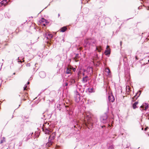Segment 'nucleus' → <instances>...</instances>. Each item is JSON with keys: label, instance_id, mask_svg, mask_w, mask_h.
Instances as JSON below:
<instances>
[{"label": "nucleus", "instance_id": "39448f33", "mask_svg": "<svg viewBox=\"0 0 149 149\" xmlns=\"http://www.w3.org/2000/svg\"><path fill=\"white\" fill-rule=\"evenodd\" d=\"M7 1L6 0H3L0 3V7L4 6H6L7 4Z\"/></svg>", "mask_w": 149, "mask_h": 149}, {"label": "nucleus", "instance_id": "5701e85b", "mask_svg": "<svg viewBox=\"0 0 149 149\" xmlns=\"http://www.w3.org/2000/svg\"><path fill=\"white\" fill-rule=\"evenodd\" d=\"M108 149H114V147L113 146L111 145L109 146Z\"/></svg>", "mask_w": 149, "mask_h": 149}, {"label": "nucleus", "instance_id": "c9c22d12", "mask_svg": "<svg viewBox=\"0 0 149 149\" xmlns=\"http://www.w3.org/2000/svg\"><path fill=\"white\" fill-rule=\"evenodd\" d=\"M60 16V14H58V16L59 17Z\"/></svg>", "mask_w": 149, "mask_h": 149}, {"label": "nucleus", "instance_id": "dca6fc26", "mask_svg": "<svg viewBox=\"0 0 149 149\" xmlns=\"http://www.w3.org/2000/svg\"><path fill=\"white\" fill-rule=\"evenodd\" d=\"M87 70H89L90 73L91 74L93 73V68L91 67H89L87 68Z\"/></svg>", "mask_w": 149, "mask_h": 149}, {"label": "nucleus", "instance_id": "412c9836", "mask_svg": "<svg viewBox=\"0 0 149 149\" xmlns=\"http://www.w3.org/2000/svg\"><path fill=\"white\" fill-rule=\"evenodd\" d=\"M140 94H139V95H140ZM139 95L138 96H136V94L135 95L134 97L133 98V99H135V100H136L137 99V98H138V97L139 96Z\"/></svg>", "mask_w": 149, "mask_h": 149}, {"label": "nucleus", "instance_id": "473e14b6", "mask_svg": "<svg viewBox=\"0 0 149 149\" xmlns=\"http://www.w3.org/2000/svg\"><path fill=\"white\" fill-rule=\"evenodd\" d=\"M68 84L67 83H66V84H65V85H66V86H68Z\"/></svg>", "mask_w": 149, "mask_h": 149}, {"label": "nucleus", "instance_id": "1a4fd4ad", "mask_svg": "<svg viewBox=\"0 0 149 149\" xmlns=\"http://www.w3.org/2000/svg\"><path fill=\"white\" fill-rule=\"evenodd\" d=\"M43 131L45 133V134H49L51 132V131L47 129L44 128H43Z\"/></svg>", "mask_w": 149, "mask_h": 149}, {"label": "nucleus", "instance_id": "a211bd4d", "mask_svg": "<svg viewBox=\"0 0 149 149\" xmlns=\"http://www.w3.org/2000/svg\"><path fill=\"white\" fill-rule=\"evenodd\" d=\"M70 82L72 84H74L75 82L74 79V78H71L70 79Z\"/></svg>", "mask_w": 149, "mask_h": 149}, {"label": "nucleus", "instance_id": "f704fd0d", "mask_svg": "<svg viewBox=\"0 0 149 149\" xmlns=\"http://www.w3.org/2000/svg\"><path fill=\"white\" fill-rule=\"evenodd\" d=\"M29 84V82H28L27 83V84Z\"/></svg>", "mask_w": 149, "mask_h": 149}, {"label": "nucleus", "instance_id": "f257e3e1", "mask_svg": "<svg viewBox=\"0 0 149 149\" xmlns=\"http://www.w3.org/2000/svg\"><path fill=\"white\" fill-rule=\"evenodd\" d=\"M84 122L85 125L87 127L89 126V127H92L93 125V121L92 120L90 115H86L84 118Z\"/></svg>", "mask_w": 149, "mask_h": 149}, {"label": "nucleus", "instance_id": "58836bf2", "mask_svg": "<svg viewBox=\"0 0 149 149\" xmlns=\"http://www.w3.org/2000/svg\"><path fill=\"white\" fill-rule=\"evenodd\" d=\"M13 116H12V118H13Z\"/></svg>", "mask_w": 149, "mask_h": 149}, {"label": "nucleus", "instance_id": "6e6552de", "mask_svg": "<svg viewBox=\"0 0 149 149\" xmlns=\"http://www.w3.org/2000/svg\"><path fill=\"white\" fill-rule=\"evenodd\" d=\"M75 101L76 102H78L80 100V95L79 94H77L75 97Z\"/></svg>", "mask_w": 149, "mask_h": 149}, {"label": "nucleus", "instance_id": "393cba45", "mask_svg": "<svg viewBox=\"0 0 149 149\" xmlns=\"http://www.w3.org/2000/svg\"><path fill=\"white\" fill-rule=\"evenodd\" d=\"M27 87V86H26V84L24 87V90H25L26 89V88Z\"/></svg>", "mask_w": 149, "mask_h": 149}, {"label": "nucleus", "instance_id": "2f4dec72", "mask_svg": "<svg viewBox=\"0 0 149 149\" xmlns=\"http://www.w3.org/2000/svg\"><path fill=\"white\" fill-rule=\"evenodd\" d=\"M143 106H144V105H143V106H141V107H142V108H143V107H144Z\"/></svg>", "mask_w": 149, "mask_h": 149}, {"label": "nucleus", "instance_id": "4c0bfd02", "mask_svg": "<svg viewBox=\"0 0 149 149\" xmlns=\"http://www.w3.org/2000/svg\"><path fill=\"white\" fill-rule=\"evenodd\" d=\"M74 127H76V126L75 125L74 126Z\"/></svg>", "mask_w": 149, "mask_h": 149}, {"label": "nucleus", "instance_id": "0eeeda50", "mask_svg": "<svg viewBox=\"0 0 149 149\" xmlns=\"http://www.w3.org/2000/svg\"><path fill=\"white\" fill-rule=\"evenodd\" d=\"M56 136V134L54 132L53 133L52 135H50L49 137V139H50V140H51V141H53V140H54V139L55 138V136Z\"/></svg>", "mask_w": 149, "mask_h": 149}, {"label": "nucleus", "instance_id": "c756f323", "mask_svg": "<svg viewBox=\"0 0 149 149\" xmlns=\"http://www.w3.org/2000/svg\"><path fill=\"white\" fill-rule=\"evenodd\" d=\"M107 70H108V71H107V70L106 71V72H110V71H109V69H108Z\"/></svg>", "mask_w": 149, "mask_h": 149}, {"label": "nucleus", "instance_id": "9d476101", "mask_svg": "<svg viewBox=\"0 0 149 149\" xmlns=\"http://www.w3.org/2000/svg\"><path fill=\"white\" fill-rule=\"evenodd\" d=\"M39 75L42 78H44L46 76L45 73L44 72H41L39 73Z\"/></svg>", "mask_w": 149, "mask_h": 149}, {"label": "nucleus", "instance_id": "bb28decb", "mask_svg": "<svg viewBox=\"0 0 149 149\" xmlns=\"http://www.w3.org/2000/svg\"><path fill=\"white\" fill-rule=\"evenodd\" d=\"M5 141L4 140H1V141L0 143H3V141Z\"/></svg>", "mask_w": 149, "mask_h": 149}, {"label": "nucleus", "instance_id": "f3484780", "mask_svg": "<svg viewBox=\"0 0 149 149\" xmlns=\"http://www.w3.org/2000/svg\"><path fill=\"white\" fill-rule=\"evenodd\" d=\"M53 37V35L52 34H49L47 36V38L48 39L51 38Z\"/></svg>", "mask_w": 149, "mask_h": 149}, {"label": "nucleus", "instance_id": "c85d7f7f", "mask_svg": "<svg viewBox=\"0 0 149 149\" xmlns=\"http://www.w3.org/2000/svg\"><path fill=\"white\" fill-rule=\"evenodd\" d=\"M122 41H121L120 42V45L121 46L122 45Z\"/></svg>", "mask_w": 149, "mask_h": 149}, {"label": "nucleus", "instance_id": "ea45409f", "mask_svg": "<svg viewBox=\"0 0 149 149\" xmlns=\"http://www.w3.org/2000/svg\"><path fill=\"white\" fill-rule=\"evenodd\" d=\"M108 47L109 46H107V47Z\"/></svg>", "mask_w": 149, "mask_h": 149}, {"label": "nucleus", "instance_id": "9b49d317", "mask_svg": "<svg viewBox=\"0 0 149 149\" xmlns=\"http://www.w3.org/2000/svg\"><path fill=\"white\" fill-rule=\"evenodd\" d=\"M89 80V78L87 76H86L83 78L82 81L84 83L86 82Z\"/></svg>", "mask_w": 149, "mask_h": 149}, {"label": "nucleus", "instance_id": "a878e982", "mask_svg": "<svg viewBox=\"0 0 149 149\" xmlns=\"http://www.w3.org/2000/svg\"><path fill=\"white\" fill-rule=\"evenodd\" d=\"M148 105H146L145 106V110H146L148 108Z\"/></svg>", "mask_w": 149, "mask_h": 149}, {"label": "nucleus", "instance_id": "f03ea898", "mask_svg": "<svg viewBox=\"0 0 149 149\" xmlns=\"http://www.w3.org/2000/svg\"><path fill=\"white\" fill-rule=\"evenodd\" d=\"M96 41L95 39L91 38L88 39L85 41V43L86 45H92L95 43Z\"/></svg>", "mask_w": 149, "mask_h": 149}, {"label": "nucleus", "instance_id": "e433bc0d", "mask_svg": "<svg viewBox=\"0 0 149 149\" xmlns=\"http://www.w3.org/2000/svg\"><path fill=\"white\" fill-rule=\"evenodd\" d=\"M13 74H15V73H13Z\"/></svg>", "mask_w": 149, "mask_h": 149}, {"label": "nucleus", "instance_id": "f8f14e48", "mask_svg": "<svg viewBox=\"0 0 149 149\" xmlns=\"http://www.w3.org/2000/svg\"><path fill=\"white\" fill-rule=\"evenodd\" d=\"M79 57V54H76L75 56L73 58V60L76 62H77L78 61V60L77 59Z\"/></svg>", "mask_w": 149, "mask_h": 149}, {"label": "nucleus", "instance_id": "6ab92c4d", "mask_svg": "<svg viewBox=\"0 0 149 149\" xmlns=\"http://www.w3.org/2000/svg\"><path fill=\"white\" fill-rule=\"evenodd\" d=\"M106 55L109 54H110V51L109 50H107L105 52Z\"/></svg>", "mask_w": 149, "mask_h": 149}, {"label": "nucleus", "instance_id": "2eb2a0df", "mask_svg": "<svg viewBox=\"0 0 149 149\" xmlns=\"http://www.w3.org/2000/svg\"><path fill=\"white\" fill-rule=\"evenodd\" d=\"M138 104V102H135L132 105L133 108L134 109H135L136 108H137L136 107V105Z\"/></svg>", "mask_w": 149, "mask_h": 149}, {"label": "nucleus", "instance_id": "aec40b11", "mask_svg": "<svg viewBox=\"0 0 149 149\" xmlns=\"http://www.w3.org/2000/svg\"><path fill=\"white\" fill-rule=\"evenodd\" d=\"M96 49L99 52H100L102 50V48L100 47H97Z\"/></svg>", "mask_w": 149, "mask_h": 149}, {"label": "nucleus", "instance_id": "20e7f679", "mask_svg": "<svg viewBox=\"0 0 149 149\" xmlns=\"http://www.w3.org/2000/svg\"><path fill=\"white\" fill-rule=\"evenodd\" d=\"M108 99L110 102H112L114 100V98L113 96L111 94H110L109 95Z\"/></svg>", "mask_w": 149, "mask_h": 149}, {"label": "nucleus", "instance_id": "423d86ee", "mask_svg": "<svg viewBox=\"0 0 149 149\" xmlns=\"http://www.w3.org/2000/svg\"><path fill=\"white\" fill-rule=\"evenodd\" d=\"M53 143V141H51V140H50V139H49L48 142L46 144V147H50Z\"/></svg>", "mask_w": 149, "mask_h": 149}, {"label": "nucleus", "instance_id": "7c9ffc66", "mask_svg": "<svg viewBox=\"0 0 149 149\" xmlns=\"http://www.w3.org/2000/svg\"><path fill=\"white\" fill-rule=\"evenodd\" d=\"M105 127V126H102V128H103L104 127Z\"/></svg>", "mask_w": 149, "mask_h": 149}, {"label": "nucleus", "instance_id": "4be33fe9", "mask_svg": "<svg viewBox=\"0 0 149 149\" xmlns=\"http://www.w3.org/2000/svg\"><path fill=\"white\" fill-rule=\"evenodd\" d=\"M71 69V70H72L73 71L75 72L76 70V69L75 68H74L72 67H70Z\"/></svg>", "mask_w": 149, "mask_h": 149}, {"label": "nucleus", "instance_id": "cd10ccee", "mask_svg": "<svg viewBox=\"0 0 149 149\" xmlns=\"http://www.w3.org/2000/svg\"><path fill=\"white\" fill-rule=\"evenodd\" d=\"M148 129V127H147L145 128V131H146Z\"/></svg>", "mask_w": 149, "mask_h": 149}, {"label": "nucleus", "instance_id": "b1692460", "mask_svg": "<svg viewBox=\"0 0 149 149\" xmlns=\"http://www.w3.org/2000/svg\"><path fill=\"white\" fill-rule=\"evenodd\" d=\"M126 90L127 91H130V87L128 86H126Z\"/></svg>", "mask_w": 149, "mask_h": 149}, {"label": "nucleus", "instance_id": "7ed1b4c3", "mask_svg": "<svg viewBox=\"0 0 149 149\" xmlns=\"http://www.w3.org/2000/svg\"><path fill=\"white\" fill-rule=\"evenodd\" d=\"M108 115L107 113H104L100 118V120L103 123H106L107 122Z\"/></svg>", "mask_w": 149, "mask_h": 149}, {"label": "nucleus", "instance_id": "ddd939ff", "mask_svg": "<svg viewBox=\"0 0 149 149\" xmlns=\"http://www.w3.org/2000/svg\"><path fill=\"white\" fill-rule=\"evenodd\" d=\"M65 73L67 74H71V69L70 67H68L67 68Z\"/></svg>", "mask_w": 149, "mask_h": 149}, {"label": "nucleus", "instance_id": "4468645a", "mask_svg": "<svg viewBox=\"0 0 149 149\" xmlns=\"http://www.w3.org/2000/svg\"><path fill=\"white\" fill-rule=\"evenodd\" d=\"M67 29L66 26L63 27L60 30V31L62 32H64Z\"/></svg>", "mask_w": 149, "mask_h": 149}, {"label": "nucleus", "instance_id": "72a5a7b5", "mask_svg": "<svg viewBox=\"0 0 149 149\" xmlns=\"http://www.w3.org/2000/svg\"><path fill=\"white\" fill-rule=\"evenodd\" d=\"M109 127H111V126L110 125H108V126Z\"/></svg>", "mask_w": 149, "mask_h": 149}]
</instances>
